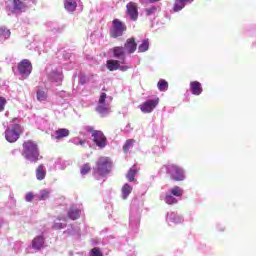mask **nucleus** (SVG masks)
<instances>
[{
    "label": "nucleus",
    "mask_w": 256,
    "mask_h": 256,
    "mask_svg": "<svg viewBox=\"0 0 256 256\" xmlns=\"http://www.w3.org/2000/svg\"><path fill=\"white\" fill-rule=\"evenodd\" d=\"M64 234L72 235V236L77 235V237H79V228H75L73 226H70L66 231H64Z\"/></svg>",
    "instance_id": "obj_35"
},
{
    "label": "nucleus",
    "mask_w": 256,
    "mask_h": 256,
    "mask_svg": "<svg viewBox=\"0 0 256 256\" xmlns=\"http://www.w3.org/2000/svg\"><path fill=\"white\" fill-rule=\"evenodd\" d=\"M68 217L72 221H75L81 217V208L77 206H72L68 211Z\"/></svg>",
    "instance_id": "obj_24"
},
{
    "label": "nucleus",
    "mask_w": 256,
    "mask_h": 256,
    "mask_svg": "<svg viewBox=\"0 0 256 256\" xmlns=\"http://www.w3.org/2000/svg\"><path fill=\"white\" fill-rule=\"evenodd\" d=\"M18 71L22 79H27V77L31 75V71H33V66L31 65V61H29L28 59L22 60L18 64Z\"/></svg>",
    "instance_id": "obj_10"
},
{
    "label": "nucleus",
    "mask_w": 256,
    "mask_h": 256,
    "mask_svg": "<svg viewBox=\"0 0 256 256\" xmlns=\"http://www.w3.org/2000/svg\"><path fill=\"white\" fill-rule=\"evenodd\" d=\"M111 169H113V162L111 161V158L101 157L96 163L93 176L99 181V179L107 177V175L111 173Z\"/></svg>",
    "instance_id": "obj_1"
},
{
    "label": "nucleus",
    "mask_w": 256,
    "mask_h": 256,
    "mask_svg": "<svg viewBox=\"0 0 256 256\" xmlns=\"http://www.w3.org/2000/svg\"><path fill=\"white\" fill-rule=\"evenodd\" d=\"M22 157L30 163H37L39 161V148L35 142L29 140L23 143Z\"/></svg>",
    "instance_id": "obj_2"
},
{
    "label": "nucleus",
    "mask_w": 256,
    "mask_h": 256,
    "mask_svg": "<svg viewBox=\"0 0 256 256\" xmlns=\"http://www.w3.org/2000/svg\"><path fill=\"white\" fill-rule=\"evenodd\" d=\"M133 192V186L129 185V183H125L121 188V199L124 201L129 199V196Z\"/></svg>",
    "instance_id": "obj_23"
},
{
    "label": "nucleus",
    "mask_w": 256,
    "mask_h": 256,
    "mask_svg": "<svg viewBox=\"0 0 256 256\" xmlns=\"http://www.w3.org/2000/svg\"><path fill=\"white\" fill-rule=\"evenodd\" d=\"M33 197H35L33 192H28L25 196V201H27V203H31L33 201Z\"/></svg>",
    "instance_id": "obj_41"
},
{
    "label": "nucleus",
    "mask_w": 256,
    "mask_h": 256,
    "mask_svg": "<svg viewBox=\"0 0 256 256\" xmlns=\"http://www.w3.org/2000/svg\"><path fill=\"white\" fill-rule=\"evenodd\" d=\"M36 99L39 103H47V101H49V90L47 88L38 87L36 90Z\"/></svg>",
    "instance_id": "obj_16"
},
{
    "label": "nucleus",
    "mask_w": 256,
    "mask_h": 256,
    "mask_svg": "<svg viewBox=\"0 0 256 256\" xmlns=\"http://www.w3.org/2000/svg\"><path fill=\"white\" fill-rule=\"evenodd\" d=\"M72 143L74 145H81V147H84V145L87 143V141L82 140V139L76 137V138L72 139Z\"/></svg>",
    "instance_id": "obj_38"
},
{
    "label": "nucleus",
    "mask_w": 256,
    "mask_h": 256,
    "mask_svg": "<svg viewBox=\"0 0 256 256\" xmlns=\"http://www.w3.org/2000/svg\"><path fill=\"white\" fill-rule=\"evenodd\" d=\"M183 221H185L183 216L177 214L176 212H168L166 215V223H168L170 226L181 225Z\"/></svg>",
    "instance_id": "obj_14"
},
{
    "label": "nucleus",
    "mask_w": 256,
    "mask_h": 256,
    "mask_svg": "<svg viewBox=\"0 0 256 256\" xmlns=\"http://www.w3.org/2000/svg\"><path fill=\"white\" fill-rule=\"evenodd\" d=\"M127 15L131 21H137L139 19V10L137 9V4L135 2H129L126 5Z\"/></svg>",
    "instance_id": "obj_15"
},
{
    "label": "nucleus",
    "mask_w": 256,
    "mask_h": 256,
    "mask_svg": "<svg viewBox=\"0 0 256 256\" xmlns=\"http://www.w3.org/2000/svg\"><path fill=\"white\" fill-rule=\"evenodd\" d=\"M119 63H121L120 60H108L106 63L107 69L109 71H117L119 69Z\"/></svg>",
    "instance_id": "obj_29"
},
{
    "label": "nucleus",
    "mask_w": 256,
    "mask_h": 256,
    "mask_svg": "<svg viewBox=\"0 0 256 256\" xmlns=\"http://www.w3.org/2000/svg\"><path fill=\"white\" fill-rule=\"evenodd\" d=\"M137 172V166H132L126 174V179H128L130 183H133V181H135V175H137Z\"/></svg>",
    "instance_id": "obj_30"
},
{
    "label": "nucleus",
    "mask_w": 256,
    "mask_h": 256,
    "mask_svg": "<svg viewBox=\"0 0 256 256\" xmlns=\"http://www.w3.org/2000/svg\"><path fill=\"white\" fill-rule=\"evenodd\" d=\"M52 139L59 141L60 139H64V137H69V129L67 128H60L56 130L52 135Z\"/></svg>",
    "instance_id": "obj_21"
},
{
    "label": "nucleus",
    "mask_w": 256,
    "mask_h": 256,
    "mask_svg": "<svg viewBox=\"0 0 256 256\" xmlns=\"http://www.w3.org/2000/svg\"><path fill=\"white\" fill-rule=\"evenodd\" d=\"M17 119H14L12 124L5 131V138L8 143H15L19 139V133L21 132V126L15 123Z\"/></svg>",
    "instance_id": "obj_7"
},
{
    "label": "nucleus",
    "mask_w": 256,
    "mask_h": 256,
    "mask_svg": "<svg viewBox=\"0 0 256 256\" xmlns=\"http://www.w3.org/2000/svg\"><path fill=\"white\" fill-rule=\"evenodd\" d=\"M59 163H61V160L55 162V169H63V167L59 166Z\"/></svg>",
    "instance_id": "obj_44"
},
{
    "label": "nucleus",
    "mask_w": 256,
    "mask_h": 256,
    "mask_svg": "<svg viewBox=\"0 0 256 256\" xmlns=\"http://www.w3.org/2000/svg\"><path fill=\"white\" fill-rule=\"evenodd\" d=\"M217 229H218V231H225V226H223V225H218V226H217Z\"/></svg>",
    "instance_id": "obj_45"
},
{
    "label": "nucleus",
    "mask_w": 256,
    "mask_h": 256,
    "mask_svg": "<svg viewBox=\"0 0 256 256\" xmlns=\"http://www.w3.org/2000/svg\"><path fill=\"white\" fill-rule=\"evenodd\" d=\"M118 69L120 71H128L129 69H131V67L127 66V65H123L122 63H119V67Z\"/></svg>",
    "instance_id": "obj_43"
},
{
    "label": "nucleus",
    "mask_w": 256,
    "mask_h": 256,
    "mask_svg": "<svg viewBox=\"0 0 256 256\" xmlns=\"http://www.w3.org/2000/svg\"><path fill=\"white\" fill-rule=\"evenodd\" d=\"M188 3H193V0H175L173 12L178 13V11H181Z\"/></svg>",
    "instance_id": "obj_25"
},
{
    "label": "nucleus",
    "mask_w": 256,
    "mask_h": 256,
    "mask_svg": "<svg viewBox=\"0 0 256 256\" xmlns=\"http://www.w3.org/2000/svg\"><path fill=\"white\" fill-rule=\"evenodd\" d=\"M133 145H135V139L127 140L123 146V151H125V153H127V151H129V149H131V147H133Z\"/></svg>",
    "instance_id": "obj_36"
},
{
    "label": "nucleus",
    "mask_w": 256,
    "mask_h": 256,
    "mask_svg": "<svg viewBox=\"0 0 256 256\" xmlns=\"http://www.w3.org/2000/svg\"><path fill=\"white\" fill-rule=\"evenodd\" d=\"M145 12L147 17H151V15H155V13H157V7L151 6L149 8H146Z\"/></svg>",
    "instance_id": "obj_37"
},
{
    "label": "nucleus",
    "mask_w": 256,
    "mask_h": 256,
    "mask_svg": "<svg viewBox=\"0 0 256 256\" xmlns=\"http://www.w3.org/2000/svg\"><path fill=\"white\" fill-rule=\"evenodd\" d=\"M67 217L66 216H58L56 220H54L53 229H65L67 227Z\"/></svg>",
    "instance_id": "obj_22"
},
{
    "label": "nucleus",
    "mask_w": 256,
    "mask_h": 256,
    "mask_svg": "<svg viewBox=\"0 0 256 256\" xmlns=\"http://www.w3.org/2000/svg\"><path fill=\"white\" fill-rule=\"evenodd\" d=\"M127 31V26L119 19L112 21V27L110 28V37L117 39V37H123V33Z\"/></svg>",
    "instance_id": "obj_8"
},
{
    "label": "nucleus",
    "mask_w": 256,
    "mask_h": 256,
    "mask_svg": "<svg viewBox=\"0 0 256 256\" xmlns=\"http://www.w3.org/2000/svg\"><path fill=\"white\" fill-rule=\"evenodd\" d=\"M29 9V0H12L11 5L8 6L7 11L8 15H21Z\"/></svg>",
    "instance_id": "obj_6"
},
{
    "label": "nucleus",
    "mask_w": 256,
    "mask_h": 256,
    "mask_svg": "<svg viewBox=\"0 0 256 256\" xmlns=\"http://www.w3.org/2000/svg\"><path fill=\"white\" fill-rule=\"evenodd\" d=\"M48 79L51 83L61 85V82L63 81V73L59 70H52L48 73Z\"/></svg>",
    "instance_id": "obj_17"
},
{
    "label": "nucleus",
    "mask_w": 256,
    "mask_h": 256,
    "mask_svg": "<svg viewBox=\"0 0 256 256\" xmlns=\"http://www.w3.org/2000/svg\"><path fill=\"white\" fill-rule=\"evenodd\" d=\"M92 138H93L95 145L97 147H99V149H105V147H107V138L105 137L103 132L94 131L92 133Z\"/></svg>",
    "instance_id": "obj_13"
},
{
    "label": "nucleus",
    "mask_w": 256,
    "mask_h": 256,
    "mask_svg": "<svg viewBox=\"0 0 256 256\" xmlns=\"http://www.w3.org/2000/svg\"><path fill=\"white\" fill-rule=\"evenodd\" d=\"M9 37H11V30L5 26L0 27V43H5Z\"/></svg>",
    "instance_id": "obj_28"
},
{
    "label": "nucleus",
    "mask_w": 256,
    "mask_h": 256,
    "mask_svg": "<svg viewBox=\"0 0 256 256\" xmlns=\"http://www.w3.org/2000/svg\"><path fill=\"white\" fill-rule=\"evenodd\" d=\"M157 87H158L159 91L165 92V91H167V89H169V83H167L166 80L161 79V80H159Z\"/></svg>",
    "instance_id": "obj_33"
},
{
    "label": "nucleus",
    "mask_w": 256,
    "mask_h": 256,
    "mask_svg": "<svg viewBox=\"0 0 256 256\" xmlns=\"http://www.w3.org/2000/svg\"><path fill=\"white\" fill-rule=\"evenodd\" d=\"M45 247V238L43 236H36L30 246L27 247L28 253H37V251H41Z\"/></svg>",
    "instance_id": "obj_11"
},
{
    "label": "nucleus",
    "mask_w": 256,
    "mask_h": 256,
    "mask_svg": "<svg viewBox=\"0 0 256 256\" xmlns=\"http://www.w3.org/2000/svg\"><path fill=\"white\" fill-rule=\"evenodd\" d=\"M50 195H51L50 190L43 189L39 192L37 197H38V199H40V201H45V200L49 199Z\"/></svg>",
    "instance_id": "obj_31"
},
{
    "label": "nucleus",
    "mask_w": 256,
    "mask_h": 256,
    "mask_svg": "<svg viewBox=\"0 0 256 256\" xmlns=\"http://www.w3.org/2000/svg\"><path fill=\"white\" fill-rule=\"evenodd\" d=\"M4 224H5V220L0 218V227H3Z\"/></svg>",
    "instance_id": "obj_46"
},
{
    "label": "nucleus",
    "mask_w": 256,
    "mask_h": 256,
    "mask_svg": "<svg viewBox=\"0 0 256 256\" xmlns=\"http://www.w3.org/2000/svg\"><path fill=\"white\" fill-rule=\"evenodd\" d=\"M78 0H64V8L68 13H73L77 9Z\"/></svg>",
    "instance_id": "obj_27"
},
{
    "label": "nucleus",
    "mask_w": 256,
    "mask_h": 256,
    "mask_svg": "<svg viewBox=\"0 0 256 256\" xmlns=\"http://www.w3.org/2000/svg\"><path fill=\"white\" fill-rule=\"evenodd\" d=\"M111 103H113V97L107 95L105 92H102L96 107L97 113L102 115V117L109 115V113H111Z\"/></svg>",
    "instance_id": "obj_4"
},
{
    "label": "nucleus",
    "mask_w": 256,
    "mask_h": 256,
    "mask_svg": "<svg viewBox=\"0 0 256 256\" xmlns=\"http://www.w3.org/2000/svg\"><path fill=\"white\" fill-rule=\"evenodd\" d=\"M185 190L180 186H174L170 188L164 196L161 197L162 201H164L167 205H177L179 203V197H183Z\"/></svg>",
    "instance_id": "obj_5"
},
{
    "label": "nucleus",
    "mask_w": 256,
    "mask_h": 256,
    "mask_svg": "<svg viewBox=\"0 0 256 256\" xmlns=\"http://www.w3.org/2000/svg\"><path fill=\"white\" fill-rule=\"evenodd\" d=\"M139 53H145V51H149V39H145L138 46Z\"/></svg>",
    "instance_id": "obj_32"
},
{
    "label": "nucleus",
    "mask_w": 256,
    "mask_h": 256,
    "mask_svg": "<svg viewBox=\"0 0 256 256\" xmlns=\"http://www.w3.org/2000/svg\"><path fill=\"white\" fill-rule=\"evenodd\" d=\"M47 177V169H45V166L43 164H40L36 168V179L37 181H43Z\"/></svg>",
    "instance_id": "obj_26"
},
{
    "label": "nucleus",
    "mask_w": 256,
    "mask_h": 256,
    "mask_svg": "<svg viewBox=\"0 0 256 256\" xmlns=\"http://www.w3.org/2000/svg\"><path fill=\"white\" fill-rule=\"evenodd\" d=\"M190 92L192 95L199 97L203 93V85L199 81L190 82Z\"/></svg>",
    "instance_id": "obj_19"
},
{
    "label": "nucleus",
    "mask_w": 256,
    "mask_h": 256,
    "mask_svg": "<svg viewBox=\"0 0 256 256\" xmlns=\"http://www.w3.org/2000/svg\"><path fill=\"white\" fill-rule=\"evenodd\" d=\"M90 172H91V164L86 163L80 167V173L82 176H85Z\"/></svg>",
    "instance_id": "obj_34"
},
{
    "label": "nucleus",
    "mask_w": 256,
    "mask_h": 256,
    "mask_svg": "<svg viewBox=\"0 0 256 256\" xmlns=\"http://www.w3.org/2000/svg\"><path fill=\"white\" fill-rule=\"evenodd\" d=\"M125 53H127V52L125 51V48H123V47L117 46V47L113 48V55H114L115 59H118V61H120V63L122 65H125V61H126Z\"/></svg>",
    "instance_id": "obj_18"
},
{
    "label": "nucleus",
    "mask_w": 256,
    "mask_h": 256,
    "mask_svg": "<svg viewBox=\"0 0 256 256\" xmlns=\"http://www.w3.org/2000/svg\"><path fill=\"white\" fill-rule=\"evenodd\" d=\"M141 223V210L132 207L130 211L129 227L132 231H137Z\"/></svg>",
    "instance_id": "obj_9"
},
{
    "label": "nucleus",
    "mask_w": 256,
    "mask_h": 256,
    "mask_svg": "<svg viewBox=\"0 0 256 256\" xmlns=\"http://www.w3.org/2000/svg\"><path fill=\"white\" fill-rule=\"evenodd\" d=\"M149 1V3H157L158 1H161V0H147Z\"/></svg>",
    "instance_id": "obj_47"
},
{
    "label": "nucleus",
    "mask_w": 256,
    "mask_h": 256,
    "mask_svg": "<svg viewBox=\"0 0 256 256\" xmlns=\"http://www.w3.org/2000/svg\"><path fill=\"white\" fill-rule=\"evenodd\" d=\"M157 105H159V98L149 99L140 104L139 109L142 113H153Z\"/></svg>",
    "instance_id": "obj_12"
},
{
    "label": "nucleus",
    "mask_w": 256,
    "mask_h": 256,
    "mask_svg": "<svg viewBox=\"0 0 256 256\" xmlns=\"http://www.w3.org/2000/svg\"><path fill=\"white\" fill-rule=\"evenodd\" d=\"M5 105H7V99L0 97V113L1 111H5Z\"/></svg>",
    "instance_id": "obj_40"
},
{
    "label": "nucleus",
    "mask_w": 256,
    "mask_h": 256,
    "mask_svg": "<svg viewBox=\"0 0 256 256\" xmlns=\"http://www.w3.org/2000/svg\"><path fill=\"white\" fill-rule=\"evenodd\" d=\"M164 169L172 181L182 182L187 179V170L177 164H167Z\"/></svg>",
    "instance_id": "obj_3"
},
{
    "label": "nucleus",
    "mask_w": 256,
    "mask_h": 256,
    "mask_svg": "<svg viewBox=\"0 0 256 256\" xmlns=\"http://www.w3.org/2000/svg\"><path fill=\"white\" fill-rule=\"evenodd\" d=\"M124 50L128 55L133 54L137 51V43L135 42V38L127 39L126 43L124 44Z\"/></svg>",
    "instance_id": "obj_20"
},
{
    "label": "nucleus",
    "mask_w": 256,
    "mask_h": 256,
    "mask_svg": "<svg viewBox=\"0 0 256 256\" xmlns=\"http://www.w3.org/2000/svg\"><path fill=\"white\" fill-rule=\"evenodd\" d=\"M90 256H103V252H101V249L95 247L90 251Z\"/></svg>",
    "instance_id": "obj_39"
},
{
    "label": "nucleus",
    "mask_w": 256,
    "mask_h": 256,
    "mask_svg": "<svg viewBox=\"0 0 256 256\" xmlns=\"http://www.w3.org/2000/svg\"><path fill=\"white\" fill-rule=\"evenodd\" d=\"M79 83H80V85H85V83H87V76L84 74H81L79 76Z\"/></svg>",
    "instance_id": "obj_42"
}]
</instances>
